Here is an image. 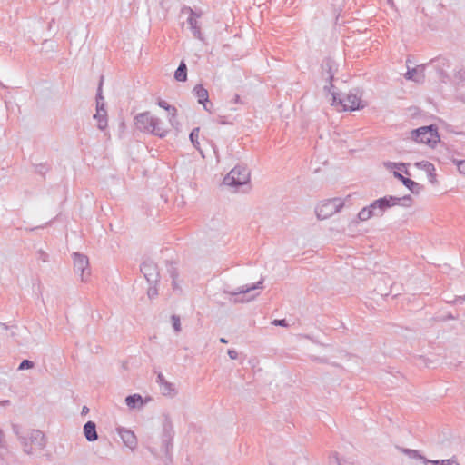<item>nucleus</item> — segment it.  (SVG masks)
I'll return each mask as SVG.
<instances>
[{
    "instance_id": "dca6fc26",
    "label": "nucleus",
    "mask_w": 465,
    "mask_h": 465,
    "mask_svg": "<svg viewBox=\"0 0 465 465\" xmlns=\"http://www.w3.org/2000/svg\"><path fill=\"white\" fill-rule=\"evenodd\" d=\"M157 104L166 110L172 118H174L177 115V109L174 106H172L168 104V102L164 100H158Z\"/></svg>"
},
{
    "instance_id": "0eeeda50",
    "label": "nucleus",
    "mask_w": 465,
    "mask_h": 465,
    "mask_svg": "<svg viewBox=\"0 0 465 465\" xmlns=\"http://www.w3.org/2000/svg\"><path fill=\"white\" fill-rule=\"evenodd\" d=\"M415 166L427 173L428 180L431 183H436L435 167L432 163L427 161H422L415 163Z\"/></svg>"
},
{
    "instance_id": "6ab92c4d",
    "label": "nucleus",
    "mask_w": 465,
    "mask_h": 465,
    "mask_svg": "<svg viewBox=\"0 0 465 465\" xmlns=\"http://www.w3.org/2000/svg\"><path fill=\"white\" fill-rule=\"evenodd\" d=\"M430 463L431 465H460L455 460H433L430 461Z\"/></svg>"
},
{
    "instance_id": "9d476101",
    "label": "nucleus",
    "mask_w": 465,
    "mask_h": 465,
    "mask_svg": "<svg viewBox=\"0 0 465 465\" xmlns=\"http://www.w3.org/2000/svg\"><path fill=\"white\" fill-rule=\"evenodd\" d=\"M190 140L193 145L199 151L202 148V142L205 140V136L202 134L199 127L194 128L190 134Z\"/></svg>"
},
{
    "instance_id": "f03ea898",
    "label": "nucleus",
    "mask_w": 465,
    "mask_h": 465,
    "mask_svg": "<svg viewBox=\"0 0 465 465\" xmlns=\"http://www.w3.org/2000/svg\"><path fill=\"white\" fill-rule=\"evenodd\" d=\"M333 105H335L338 110L355 111L362 109L365 104L361 100L359 93L355 91L345 94L339 99L333 96Z\"/></svg>"
},
{
    "instance_id": "9b49d317",
    "label": "nucleus",
    "mask_w": 465,
    "mask_h": 465,
    "mask_svg": "<svg viewBox=\"0 0 465 465\" xmlns=\"http://www.w3.org/2000/svg\"><path fill=\"white\" fill-rule=\"evenodd\" d=\"M194 94L198 99L199 104H203V107L208 110L206 104L209 102L208 91L203 85H197L194 87Z\"/></svg>"
},
{
    "instance_id": "ddd939ff",
    "label": "nucleus",
    "mask_w": 465,
    "mask_h": 465,
    "mask_svg": "<svg viewBox=\"0 0 465 465\" xmlns=\"http://www.w3.org/2000/svg\"><path fill=\"white\" fill-rule=\"evenodd\" d=\"M377 215V213L373 211L371 205L363 207L357 214V219L360 222H365L371 219L372 216Z\"/></svg>"
},
{
    "instance_id": "aec40b11",
    "label": "nucleus",
    "mask_w": 465,
    "mask_h": 465,
    "mask_svg": "<svg viewBox=\"0 0 465 465\" xmlns=\"http://www.w3.org/2000/svg\"><path fill=\"white\" fill-rule=\"evenodd\" d=\"M95 118H98V126L100 129H104L106 126V119L100 115V111L97 110V114L94 115Z\"/></svg>"
},
{
    "instance_id": "6e6552de",
    "label": "nucleus",
    "mask_w": 465,
    "mask_h": 465,
    "mask_svg": "<svg viewBox=\"0 0 465 465\" xmlns=\"http://www.w3.org/2000/svg\"><path fill=\"white\" fill-rule=\"evenodd\" d=\"M74 267L78 272H81V276L84 277V271L88 268V260L85 256L75 253L74 256Z\"/></svg>"
},
{
    "instance_id": "39448f33",
    "label": "nucleus",
    "mask_w": 465,
    "mask_h": 465,
    "mask_svg": "<svg viewBox=\"0 0 465 465\" xmlns=\"http://www.w3.org/2000/svg\"><path fill=\"white\" fill-rule=\"evenodd\" d=\"M249 180V173L244 168H233L224 177L223 183L227 186H235L244 184Z\"/></svg>"
},
{
    "instance_id": "bb28decb",
    "label": "nucleus",
    "mask_w": 465,
    "mask_h": 465,
    "mask_svg": "<svg viewBox=\"0 0 465 465\" xmlns=\"http://www.w3.org/2000/svg\"><path fill=\"white\" fill-rule=\"evenodd\" d=\"M221 342L226 343L227 341H226V340H225V339L222 338V339H221Z\"/></svg>"
},
{
    "instance_id": "f257e3e1",
    "label": "nucleus",
    "mask_w": 465,
    "mask_h": 465,
    "mask_svg": "<svg viewBox=\"0 0 465 465\" xmlns=\"http://www.w3.org/2000/svg\"><path fill=\"white\" fill-rule=\"evenodd\" d=\"M134 124L140 130L147 131L159 136H164L167 130L161 126L158 120L149 112L141 113L134 118Z\"/></svg>"
},
{
    "instance_id": "4be33fe9",
    "label": "nucleus",
    "mask_w": 465,
    "mask_h": 465,
    "mask_svg": "<svg viewBox=\"0 0 465 465\" xmlns=\"http://www.w3.org/2000/svg\"><path fill=\"white\" fill-rule=\"evenodd\" d=\"M33 367V362L28 361V360H25L21 362L20 366H19V369L20 370H23V369H25V368H32Z\"/></svg>"
},
{
    "instance_id": "20e7f679",
    "label": "nucleus",
    "mask_w": 465,
    "mask_h": 465,
    "mask_svg": "<svg viewBox=\"0 0 465 465\" xmlns=\"http://www.w3.org/2000/svg\"><path fill=\"white\" fill-rule=\"evenodd\" d=\"M344 204L345 201L339 197L323 200L316 207L317 217L322 220L327 219L340 212Z\"/></svg>"
},
{
    "instance_id": "b1692460",
    "label": "nucleus",
    "mask_w": 465,
    "mask_h": 465,
    "mask_svg": "<svg viewBox=\"0 0 465 465\" xmlns=\"http://www.w3.org/2000/svg\"><path fill=\"white\" fill-rule=\"evenodd\" d=\"M194 15L193 14L192 16L189 18V23L194 26V24H196V18L193 17Z\"/></svg>"
},
{
    "instance_id": "412c9836",
    "label": "nucleus",
    "mask_w": 465,
    "mask_h": 465,
    "mask_svg": "<svg viewBox=\"0 0 465 465\" xmlns=\"http://www.w3.org/2000/svg\"><path fill=\"white\" fill-rule=\"evenodd\" d=\"M173 326L176 331H180L181 330V324H180V319L177 316L172 317Z\"/></svg>"
},
{
    "instance_id": "a878e982",
    "label": "nucleus",
    "mask_w": 465,
    "mask_h": 465,
    "mask_svg": "<svg viewBox=\"0 0 465 465\" xmlns=\"http://www.w3.org/2000/svg\"><path fill=\"white\" fill-rule=\"evenodd\" d=\"M233 353H234V351H229V354H230L231 358H234Z\"/></svg>"
},
{
    "instance_id": "7ed1b4c3",
    "label": "nucleus",
    "mask_w": 465,
    "mask_h": 465,
    "mask_svg": "<svg viewBox=\"0 0 465 465\" xmlns=\"http://www.w3.org/2000/svg\"><path fill=\"white\" fill-rule=\"evenodd\" d=\"M411 139L416 143H424L430 147H434L440 142V135L436 127L423 126L411 131Z\"/></svg>"
},
{
    "instance_id": "1a4fd4ad",
    "label": "nucleus",
    "mask_w": 465,
    "mask_h": 465,
    "mask_svg": "<svg viewBox=\"0 0 465 465\" xmlns=\"http://www.w3.org/2000/svg\"><path fill=\"white\" fill-rule=\"evenodd\" d=\"M387 167L390 169V170H392L393 172V175L399 179L400 181L403 182V180L406 178L404 177L401 172L404 173L405 174L407 175H410V173L408 171V169L406 168V165L403 164V163H401V164H397V163H387L386 164Z\"/></svg>"
},
{
    "instance_id": "423d86ee",
    "label": "nucleus",
    "mask_w": 465,
    "mask_h": 465,
    "mask_svg": "<svg viewBox=\"0 0 465 465\" xmlns=\"http://www.w3.org/2000/svg\"><path fill=\"white\" fill-rule=\"evenodd\" d=\"M400 203V199L393 196H385L375 200L371 203V208L377 213V215H381L387 209L396 206Z\"/></svg>"
},
{
    "instance_id": "a211bd4d",
    "label": "nucleus",
    "mask_w": 465,
    "mask_h": 465,
    "mask_svg": "<svg viewBox=\"0 0 465 465\" xmlns=\"http://www.w3.org/2000/svg\"><path fill=\"white\" fill-rule=\"evenodd\" d=\"M402 183H403V184H404V185H405V186H406L410 191H411L412 193H419V191H420V186H419V184H418L416 182H414V181H412V180H411V179H409V178H405V179L403 180Z\"/></svg>"
},
{
    "instance_id": "5701e85b",
    "label": "nucleus",
    "mask_w": 465,
    "mask_h": 465,
    "mask_svg": "<svg viewBox=\"0 0 465 465\" xmlns=\"http://www.w3.org/2000/svg\"><path fill=\"white\" fill-rule=\"evenodd\" d=\"M458 169L460 173L465 174V161H460L458 163Z\"/></svg>"
},
{
    "instance_id": "4468645a",
    "label": "nucleus",
    "mask_w": 465,
    "mask_h": 465,
    "mask_svg": "<svg viewBox=\"0 0 465 465\" xmlns=\"http://www.w3.org/2000/svg\"><path fill=\"white\" fill-rule=\"evenodd\" d=\"M422 68H415L407 72L406 76L408 79L420 82L423 79Z\"/></svg>"
},
{
    "instance_id": "f8f14e48",
    "label": "nucleus",
    "mask_w": 465,
    "mask_h": 465,
    "mask_svg": "<svg viewBox=\"0 0 465 465\" xmlns=\"http://www.w3.org/2000/svg\"><path fill=\"white\" fill-rule=\"evenodd\" d=\"M84 433L87 440H95L97 439V433L94 422L88 421L84 427Z\"/></svg>"
},
{
    "instance_id": "cd10ccee",
    "label": "nucleus",
    "mask_w": 465,
    "mask_h": 465,
    "mask_svg": "<svg viewBox=\"0 0 465 465\" xmlns=\"http://www.w3.org/2000/svg\"><path fill=\"white\" fill-rule=\"evenodd\" d=\"M147 268V265H143V269L142 270H145Z\"/></svg>"
},
{
    "instance_id": "2eb2a0df",
    "label": "nucleus",
    "mask_w": 465,
    "mask_h": 465,
    "mask_svg": "<svg viewBox=\"0 0 465 465\" xmlns=\"http://www.w3.org/2000/svg\"><path fill=\"white\" fill-rule=\"evenodd\" d=\"M174 77L177 81L184 82L187 78L186 65L184 63H181L177 70L175 71Z\"/></svg>"
},
{
    "instance_id": "393cba45",
    "label": "nucleus",
    "mask_w": 465,
    "mask_h": 465,
    "mask_svg": "<svg viewBox=\"0 0 465 465\" xmlns=\"http://www.w3.org/2000/svg\"><path fill=\"white\" fill-rule=\"evenodd\" d=\"M274 323H275V324H279V325H285V323H284V320H282V321H277V320H276V321H274Z\"/></svg>"
},
{
    "instance_id": "f3484780",
    "label": "nucleus",
    "mask_w": 465,
    "mask_h": 465,
    "mask_svg": "<svg viewBox=\"0 0 465 465\" xmlns=\"http://www.w3.org/2000/svg\"><path fill=\"white\" fill-rule=\"evenodd\" d=\"M125 402L128 407L134 408L136 405H143V399L138 394H134L131 396H128L125 399Z\"/></svg>"
}]
</instances>
